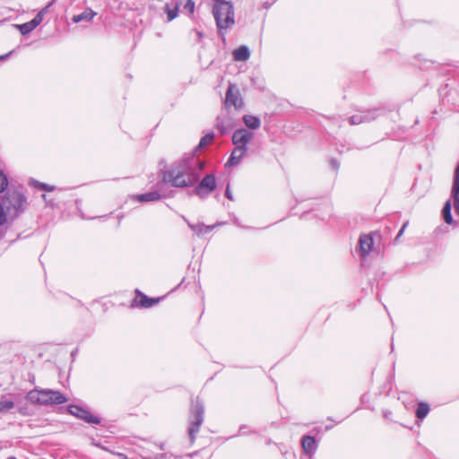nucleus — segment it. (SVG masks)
I'll return each mask as SVG.
<instances>
[{"label": "nucleus", "instance_id": "nucleus-1", "mask_svg": "<svg viewBox=\"0 0 459 459\" xmlns=\"http://www.w3.org/2000/svg\"><path fill=\"white\" fill-rule=\"evenodd\" d=\"M26 400L32 404L39 405H58L67 402V398L59 391L52 389L30 390L26 394Z\"/></svg>", "mask_w": 459, "mask_h": 459}, {"label": "nucleus", "instance_id": "nucleus-2", "mask_svg": "<svg viewBox=\"0 0 459 459\" xmlns=\"http://www.w3.org/2000/svg\"><path fill=\"white\" fill-rule=\"evenodd\" d=\"M212 13L220 31L234 25L235 15L233 5L226 0H213Z\"/></svg>", "mask_w": 459, "mask_h": 459}, {"label": "nucleus", "instance_id": "nucleus-3", "mask_svg": "<svg viewBox=\"0 0 459 459\" xmlns=\"http://www.w3.org/2000/svg\"><path fill=\"white\" fill-rule=\"evenodd\" d=\"M4 203H7L4 210L6 217L9 216L11 220H14L24 212L27 199L21 192L14 191L4 196Z\"/></svg>", "mask_w": 459, "mask_h": 459}, {"label": "nucleus", "instance_id": "nucleus-4", "mask_svg": "<svg viewBox=\"0 0 459 459\" xmlns=\"http://www.w3.org/2000/svg\"><path fill=\"white\" fill-rule=\"evenodd\" d=\"M199 176L194 167L186 160L179 166L177 174L174 176V187H186L193 186L197 182Z\"/></svg>", "mask_w": 459, "mask_h": 459}, {"label": "nucleus", "instance_id": "nucleus-5", "mask_svg": "<svg viewBox=\"0 0 459 459\" xmlns=\"http://www.w3.org/2000/svg\"><path fill=\"white\" fill-rule=\"evenodd\" d=\"M172 185V172L167 171L163 175L161 182L158 183L159 189L145 194L134 195L132 198L140 203L154 202L159 200L164 194L162 193V186L164 185Z\"/></svg>", "mask_w": 459, "mask_h": 459}, {"label": "nucleus", "instance_id": "nucleus-6", "mask_svg": "<svg viewBox=\"0 0 459 459\" xmlns=\"http://www.w3.org/2000/svg\"><path fill=\"white\" fill-rule=\"evenodd\" d=\"M163 297L160 298H149L139 290H135V297L132 302V307H138L142 308H149L157 305Z\"/></svg>", "mask_w": 459, "mask_h": 459}, {"label": "nucleus", "instance_id": "nucleus-7", "mask_svg": "<svg viewBox=\"0 0 459 459\" xmlns=\"http://www.w3.org/2000/svg\"><path fill=\"white\" fill-rule=\"evenodd\" d=\"M215 188V177L213 175H206L195 188V193L199 196H204L212 193Z\"/></svg>", "mask_w": 459, "mask_h": 459}, {"label": "nucleus", "instance_id": "nucleus-8", "mask_svg": "<svg viewBox=\"0 0 459 459\" xmlns=\"http://www.w3.org/2000/svg\"><path fill=\"white\" fill-rule=\"evenodd\" d=\"M204 421V408L201 405H196L193 414V420L189 428V436L192 439L195 435L199 431L200 427Z\"/></svg>", "mask_w": 459, "mask_h": 459}, {"label": "nucleus", "instance_id": "nucleus-9", "mask_svg": "<svg viewBox=\"0 0 459 459\" xmlns=\"http://www.w3.org/2000/svg\"><path fill=\"white\" fill-rule=\"evenodd\" d=\"M69 411L71 414L84 420L88 423H100V420L96 416L91 415L88 411L82 407L76 405L70 406Z\"/></svg>", "mask_w": 459, "mask_h": 459}, {"label": "nucleus", "instance_id": "nucleus-10", "mask_svg": "<svg viewBox=\"0 0 459 459\" xmlns=\"http://www.w3.org/2000/svg\"><path fill=\"white\" fill-rule=\"evenodd\" d=\"M374 241L371 234H362L359 239V254L366 257L373 248Z\"/></svg>", "mask_w": 459, "mask_h": 459}, {"label": "nucleus", "instance_id": "nucleus-11", "mask_svg": "<svg viewBox=\"0 0 459 459\" xmlns=\"http://www.w3.org/2000/svg\"><path fill=\"white\" fill-rule=\"evenodd\" d=\"M226 106H233L235 108H240L243 105V100L238 92L234 91V86L230 85L226 92Z\"/></svg>", "mask_w": 459, "mask_h": 459}, {"label": "nucleus", "instance_id": "nucleus-12", "mask_svg": "<svg viewBox=\"0 0 459 459\" xmlns=\"http://www.w3.org/2000/svg\"><path fill=\"white\" fill-rule=\"evenodd\" d=\"M253 137V134L246 129H239L234 132L232 142L236 146H246Z\"/></svg>", "mask_w": 459, "mask_h": 459}, {"label": "nucleus", "instance_id": "nucleus-13", "mask_svg": "<svg viewBox=\"0 0 459 459\" xmlns=\"http://www.w3.org/2000/svg\"><path fill=\"white\" fill-rule=\"evenodd\" d=\"M452 195L454 197V207L455 212L459 215V163L455 169V180L452 186Z\"/></svg>", "mask_w": 459, "mask_h": 459}, {"label": "nucleus", "instance_id": "nucleus-14", "mask_svg": "<svg viewBox=\"0 0 459 459\" xmlns=\"http://www.w3.org/2000/svg\"><path fill=\"white\" fill-rule=\"evenodd\" d=\"M246 152H247L246 146H236L234 148V150L232 151L230 158L227 161L226 165L233 166V165L238 164L240 161V160L242 159V157L244 156V154L246 153Z\"/></svg>", "mask_w": 459, "mask_h": 459}, {"label": "nucleus", "instance_id": "nucleus-15", "mask_svg": "<svg viewBox=\"0 0 459 459\" xmlns=\"http://www.w3.org/2000/svg\"><path fill=\"white\" fill-rule=\"evenodd\" d=\"M301 446L307 455L312 454L316 449V439L311 436H304L301 440Z\"/></svg>", "mask_w": 459, "mask_h": 459}, {"label": "nucleus", "instance_id": "nucleus-16", "mask_svg": "<svg viewBox=\"0 0 459 459\" xmlns=\"http://www.w3.org/2000/svg\"><path fill=\"white\" fill-rule=\"evenodd\" d=\"M235 61H247L250 57V51L247 46H240L232 53Z\"/></svg>", "mask_w": 459, "mask_h": 459}, {"label": "nucleus", "instance_id": "nucleus-17", "mask_svg": "<svg viewBox=\"0 0 459 459\" xmlns=\"http://www.w3.org/2000/svg\"><path fill=\"white\" fill-rule=\"evenodd\" d=\"M245 125L250 129H257L260 127V119L257 117L252 115H245L243 117Z\"/></svg>", "mask_w": 459, "mask_h": 459}, {"label": "nucleus", "instance_id": "nucleus-18", "mask_svg": "<svg viewBox=\"0 0 459 459\" xmlns=\"http://www.w3.org/2000/svg\"><path fill=\"white\" fill-rule=\"evenodd\" d=\"M442 215L444 218V221L447 224L453 223V216L451 214V201L447 200L442 209Z\"/></svg>", "mask_w": 459, "mask_h": 459}, {"label": "nucleus", "instance_id": "nucleus-19", "mask_svg": "<svg viewBox=\"0 0 459 459\" xmlns=\"http://www.w3.org/2000/svg\"><path fill=\"white\" fill-rule=\"evenodd\" d=\"M429 405L428 403L422 402L420 403L416 410V417L420 420L424 419L429 412Z\"/></svg>", "mask_w": 459, "mask_h": 459}, {"label": "nucleus", "instance_id": "nucleus-20", "mask_svg": "<svg viewBox=\"0 0 459 459\" xmlns=\"http://www.w3.org/2000/svg\"><path fill=\"white\" fill-rule=\"evenodd\" d=\"M213 134H207L204 136H203L199 142L198 148L201 149L211 144L213 140Z\"/></svg>", "mask_w": 459, "mask_h": 459}, {"label": "nucleus", "instance_id": "nucleus-21", "mask_svg": "<svg viewBox=\"0 0 459 459\" xmlns=\"http://www.w3.org/2000/svg\"><path fill=\"white\" fill-rule=\"evenodd\" d=\"M14 407L13 401H1L0 402V413L7 412Z\"/></svg>", "mask_w": 459, "mask_h": 459}, {"label": "nucleus", "instance_id": "nucleus-22", "mask_svg": "<svg viewBox=\"0 0 459 459\" xmlns=\"http://www.w3.org/2000/svg\"><path fill=\"white\" fill-rule=\"evenodd\" d=\"M94 13H82L79 15H75L74 16L73 18V21L74 22H79L81 21H83V20H87V21H90L92 19Z\"/></svg>", "mask_w": 459, "mask_h": 459}, {"label": "nucleus", "instance_id": "nucleus-23", "mask_svg": "<svg viewBox=\"0 0 459 459\" xmlns=\"http://www.w3.org/2000/svg\"><path fill=\"white\" fill-rule=\"evenodd\" d=\"M8 186V179L4 173L0 170V193H3Z\"/></svg>", "mask_w": 459, "mask_h": 459}, {"label": "nucleus", "instance_id": "nucleus-24", "mask_svg": "<svg viewBox=\"0 0 459 459\" xmlns=\"http://www.w3.org/2000/svg\"><path fill=\"white\" fill-rule=\"evenodd\" d=\"M18 28L22 35H26L33 30L29 22L18 25Z\"/></svg>", "mask_w": 459, "mask_h": 459}, {"label": "nucleus", "instance_id": "nucleus-25", "mask_svg": "<svg viewBox=\"0 0 459 459\" xmlns=\"http://www.w3.org/2000/svg\"><path fill=\"white\" fill-rule=\"evenodd\" d=\"M49 7V5L46 6L45 8H43L34 18L33 20H35L38 24L39 25L41 23V22L43 21V17L45 15V13H47V10L48 8Z\"/></svg>", "mask_w": 459, "mask_h": 459}, {"label": "nucleus", "instance_id": "nucleus-26", "mask_svg": "<svg viewBox=\"0 0 459 459\" xmlns=\"http://www.w3.org/2000/svg\"><path fill=\"white\" fill-rule=\"evenodd\" d=\"M184 9L186 10L189 14H193L195 11V3L192 0H187L184 5Z\"/></svg>", "mask_w": 459, "mask_h": 459}, {"label": "nucleus", "instance_id": "nucleus-27", "mask_svg": "<svg viewBox=\"0 0 459 459\" xmlns=\"http://www.w3.org/2000/svg\"><path fill=\"white\" fill-rule=\"evenodd\" d=\"M6 223V213L4 212V206L0 204V227Z\"/></svg>", "mask_w": 459, "mask_h": 459}, {"label": "nucleus", "instance_id": "nucleus-28", "mask_svg": "<svg viewBox=\"0 0 459 459\" xmlns=\"http://www.w3.org/2000/svg\"><path fill=\"white\" fill-rule=\"evenodd\" d=\"M351 125H358L362 122V118L359 116H353L349 118Z\"/></svg>", "mask_w": 459, "mask_h": 459}, {"label": "nucleus", "instance_id": "nucleus-29", "mask_svg": "<svg viewBox=\"0 0 459 459\" xmlns=\"http://www.w3.org/2000/svg\"><path fill=\"white\" fill-rule=\"evenodd\" d=\"M37 187H39L40 189H43V190H46V191H48V192L54 190V186H49L48 185L44 184V183H39Z\"/></svg>", "mask_w": 459, "mask_h": 459}, {"label": "nucleus", "instance_id": "nucleus-30", "mask_svg": "<svg viewBox=\"0 0 459 459\" xmlns=\"http://www.w3.org/2000/svg\"><path fill=\"white\" fill-rule=\"evenodd\" d=\"M165 8H166L168 21L170 22V21H172V9H170V7L168 4H166Z\"/></svg>", "mask_w": 459, "mask_h": 459}, {"label": "nucleus", "instance_id": "nucleus-31", "mask_svg": "<svg viewBox=\"0 0 459 459\" xmlns=\"http://www.w3.org/2000/svg\"><path fill=\"white\" fill-rule=\"evenodd\" d=\"M30 25L31 26V28L34 30L37 26H39L38 22L35 21V20H31L30 22H29Z\"/></svg>", "mask_w": 459, "mask_h": 459}, {"label": "nucleus", "instance_id": "nucleus-32", "mask_svg": "<svg viewBox=\"0 0 459 459\" xmlns=\"http://www.w3.org/2000/svg\"><path fill=\"white\" fill-rule=\"evenodd\" d=\"M407 224H408L407 222L403 224V226L402 227V229L400 230V231H399V233L397 235V238L401 237L403 234V231L405 230Z\"/></svg>", "mask_w": 459, "mask_h": 459}, {"label": "nucleus", "instance_id": "nucleus-33", "mask_svg": "<svg viewBox=\"0 0 459 459\" xmlns=\"http://www.w3.org/2000/svg\"><path fill=\"white\" fill-rule=\"evenodd\" d=\"M226 196L229 198V199H232L231 195H230V189H229V186L227 187L226 189Z\"/></svg>", "mask_w": 459, "mask_h": 459}, {"label": "nucleus", "instance_id": "nucleus-34", "mask_svg": "<svg viewBox=\"0 0 459 459\" xmlns=\"http://www.w3.org/2000/svg\"><path fill=\"white\" fill-rule=\"evenodd\" d=\"M11 53L7 54V55H4V56H0V60H4Z\"/></svg>", "mask_w": 459, "mask_h": 459}, {"label": "nucleus", "instance_id": "nucleus-35", "mask_svg": "<svg viewBox=\"0 0 459 459\" xmlns=\"http://www.w3.org/2000/svg\"><path fill=\"white\" fill-rule=\"evenodd\" d=\"M177 11H178V5L174 7V14H173L174 18L177 16Z\"/></svg>", "mask_w": 459, "mask_h": 459}, {"label": "nucleus", "instance_id": "nucleus-36", "mask_svg": "<svg viewBox=\"0 0 459 459\" xmlns=\"http://www.w3.org/2000/svg\"><path fill=\"white\" fill-rule=\"evenodd\" d=\"M211 229H212V227L206 226L204 231L206 232L208 230H211Z\"/></svg>", "mask_w": 459, "mask_h": 459}, {"label": "nucleus", "instance_id": "nucleus-37", "mask_svg": "<svg viewBox=\"0 0 459 459\" xmlns=\"http://www.w3.org/2000/svg\"><path fill=\"white\" fill-rule=\"evenodd\" d=\"M7 459H17V458H16V457H14V456H10V457H8Z\"/></svg>", "mask_w": 459, "mask_h": 459}]
</instances>
